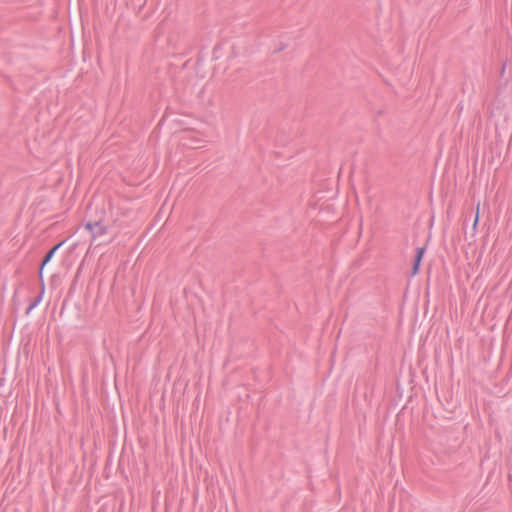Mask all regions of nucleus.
<instances>
[{"instance_id":"1","label":"nucleus","mask_w":512,"mask_h":512,"mask_svg":"<svg viewBox=\"0 0 512 512\" xmlns=\"http://www.w3.org/2000/svg\"><path fill=\"white\" fill-rule=\"evenodd\" d=\"M86 229L92 231L94 236H100L107 233V228L99 222L95 224H86Z\"/></svg>"},{"instance_id":"2","label":"nucleus","mask_w":512,"mask_h":512,"mask_svg":"<svg viewBox=\"0 0 512 512\" xmlns=\"http://www.w3.org/2000/svg\"><path fill=\"white\" fill-rule=\"evenodd\" d=\"M424 252H425V250L423 247H419L417 249L415 263H414V266L412 269V275H416L418 273L422 258L424 256Z\"/></svg>"},{"instance_id":"3","label":"nucleus","mask_w":512,"mask_h":512,"mask_svg":"<svg viewBox=\"0 0 512 512\" xmlns=\"http://www.w3.org/2000/svg\"><path fill=\"white\" fill-rule=\"evenodd\" d=\"M62 245V243H59L58 245H56L55 247H53L48 253L47 255L45 256L44 260H43V263H42V266L46 265L50 260L51 258L53 257L54 253L56 252V250Z\"/></svg>"},{"instance_id":"4","label":"nucleus","mask_w":512,"mask_h":512,"mask_svg":"<svg viewBox=\"0 0 512 512\" xmlns=\"http://www.w3.org/2000/svg\"><path fill=\"white\" fill-rule=\"evenodd\" d=\"M478 222H479V206L477 207V210H476V215H475V219L473 222V229H476Z\"/></svg>"}]
</instances>
